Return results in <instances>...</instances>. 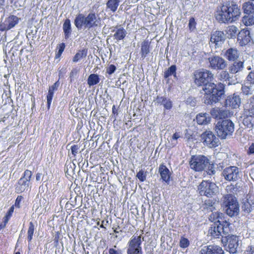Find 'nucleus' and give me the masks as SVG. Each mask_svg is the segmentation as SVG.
Returning <instances> with one entry per match:
<instances>
[{"label":"nucleus","mask_w":254,"mask_h":254,"mask_svg":"<svg viewBox=\"0 0 254 254\" xmlns=\"http://www.w3.org/2000/svg\"><path fill=\"white\" fill-rule=\"evenodd\" d=\"M143 241L144 238H141V236H133L127 244V254H142L141 245Z\"/></svg>","instance_id":"obj_9"},{"label":"nucleus","mask_w":254,"mask_h":254,"mask_svg":"<svg viewBox=\"0 0 254 254\" xmlns=\"http://www.w3.org/2000/svg\"><path fill=\"white\" fill-rule=\"evenodd\" d=\"M209 62L210 64H224V61L223 59L218 56H213L208 58Z\"/></svg>","instance_id":"obj_40"},{"label":"nucleus","mask_w":254,"mask_h":254,"mask_svg":"<svg viewBox=\"0 0 254 254\" xmlns=\"http://www.w3.org/2000/svg\"><path fill=\"white\" fill-rule=\"evenodd\" d=\"M70 149L72 154L75 157L79 151V147L77 144H74L71 146Z\"/></svg>","instance_id":"obj_49"},{"label":"nucleus","mask_w":254,"mask_h":254,"mask_svg":"<svg viewBox=\"0 0 254 254\" xmlns=\"http://www.w3.org/2000/svg\"><path fill=\"white\" fill-rule=\"evenodd\" d=\"M190 165L191 169L195 171H201L207 169L206 172L209 175L215 173L214 165L210 164L209 159L204 155L192 156L190 161Z\"/></svg>","instance_id":"obj_4"},{"label":"nucleus","mask_w":254,"mask_h":254,"mask_svg":"<svg viewBox=\"0 0 254 254\" xmlns=\"http://www.w3.org/2000/svg\"><path fill=\"white\" fill-rule=\"evenodd\" d=\"M146 173H144L142 170H140L136 174V177L141 182H144L146 180Z\"/></svg>","instance_id":"obj_47"},{"label":"nucleus","mask_w":254,"mask_h":254,"mask_svg":"<svg viewBox=\"0 0 254 254\" xmlns=\"http://www.w3.org/2000/svg\"><path fill=\"white\" fill-rule=\"evenodd\" d=\"M242 9L246 14H254V3L253 2L248 1L243 3Z\"/></svg>","instance_id":"obj_27"},{"label":"nucleus","mask_w":254,"mask_h":254,"mask_svg":"<svg viewBox=\"0 0 254 254\" xmlns=\"http://www.w3.org/2000/svg\"><path fill=\"white\" fill-rule=\"evenodd\" d=\"M224 163H219L217 168L222 169L221 175L224 179L229 182L237 181L240 177L239 168L235 166L227 167L223 169Z\"/></svg>","instance_id":"obj_7"},{"label":"nucleus","mask_w":254,"mask_h":254,"mask_svg":"<svg viewBox=\"0 0 254 254\" xmlns=\"http://www.w3.org/2000/svg\"><path fill=\"white\" fill-rule=\"evenodd\" d=\"M241 103V100L239 95L234 93L227 97L225 101V105L232 109H236L240 106Z\"/></svg>","instance_id":"obj_14"},{"label":"nucleus","mask_w":254,"mask_h":254,"mask_svg":"<svg viewBox=\"0 0 254 254\" xmlns=\"http://www.w3.org/2000/svg\"><path fill=\"white\" fill-rule=\"evenodd\" d=\"M42 174L40 173H38L36 175V180L37 181H39L41 179V177L42 176Z\"/></svg>","instance_id":"obj_63"},{"label":"nucleus","mask_w":254,"mask_h":254,"mask_svg":"<svg viewBox=\"0 0 254 254\" xmlns=\"http://www.w3.org/2000/svg\"><path fill=\"white\" fill-rule=\"evenodd\" d=\"M243 17V22L246 26L254 24V14H247Z\"/></svg>","instance_id":"obj_33"},{"label":"nucleus","mask_w":254,"mask_h":254,"mask_svg":"<svg viewBox=\"0 0 254 254\" xmlns=\"http://www.w3.org/2000/svg\"><path fill=\"white\" fill-rule=\"evenodd\" d=\"M14 205L11 206L10 207L9 209L8 210V212H7L6 215L3 217V223H4V225H6V224L8 223V221H9V219L12 216V214L14 211Z\"/></svg>","instance_id":"obj_41"},{"label":"nucleus","mask_w":254,"mask_h":254,"mask_svg":"<svg viewBox=\"0 0 254 254\" xmlns=\"http://www.w3.org/2000/svg\"><path fill=\"white\" fill-rule=\"evenodd\" d=\"M224 56L229 61L235 62L239 57V53L237 49L230 48L226 51Z\"/></svg>","instance_id":"obj_24"},{"label":"nucleus","mask_w":254,"mask_h":254,"mask_svg":"<svg viewBox=\"0 0 254 254\" xmlns=\"http://www.w3.org/2000/svg\"><path fill=\"white\" fill-rule=\"evenodd\" d=\"M155 102L158 104L163 105L166 110H170L172 108L171 100L165 96H157Z\"/></svg>","instance_id":"obj_20"},{"label":"nucleus","mask_w":254,"mask_h":254,"mask_svg":"<svg viewBox=\"0 0 254 254\" xmlns=\"http://www.w3.org/2000/svg\"><path fill=\"white\" fill-rule=\"evenodd\" d=\"M243 124L249 130H252L254 127V116L252 115L245 116L243 120Z\"/></svg>","instance_id":"obj_25"},{"label":"nucleus","mask_w":254,"mask_h":254,"mask_svg":"<svg viewBox=\"0 0 254 254\" xmlns=\"http://www.w3.org/2000/svg\"><path fill=\"white\" fill-rule=\"evenodd\" d=\"M215 14L216 20L221 23H232L237 20L241 14L240 6L235 1H223Z\"/></svg>","instance_id":"obj_2"},{"label":"nucleus","mask_w":254,"mask_h":254,"mask_svg":"<svg viewBox=\"0 0 254 254\" xmlns=\"http://www.w3.org/2000/svg\"><path fill=\"white\" fill-rule=\"evenodd\" d=\"M242 93L246 95H252L253 94L254 89L252 85H242Z\"/></svg>","instance_id":"obj_37"},{"label":"nucleus","mask_w":254,"mask_h":254,"mask_svg":"<svg viewBox=\"0 0 254 254\" xmlns=\"http://www.w3.org/2000/svg\"><path fill=\"white\" fill-rule=\"evenodd\" d=\"M247 254H254V246H249L247 250Z\"/></svg>","instance_id":"obj_59"},{"label":"nucleus","mask_w":254,"mask_h":254,"mask_svg":"<svg viewBox=\"0 0 254 254\" xmlns=\"http://www.w3.org/2000/svg\"><path fill=\"white\" fill-rule=\"evenodd\" d=\"M196 22L193 17H191L189 20V28L190 31H193L196 28Z\"/></svg>","instance_id":"obj_45"},{"label":"nucleus","mask_w":254,"mask_h":254,"mask_svg":"<svg viewBox=\"0 0 254 254\" xmlns=\"http://www.w3.org/2000/svg\"><path fill=\"white\" fill-rule=\"evenodd\" d=\"M210 114L214 118L219 119L225 118L228 116L227 111L219 108H213L210 111Z\"/></svg>","instance_id":"obj_22"},{"label":"nucleus","mask_w":254,"mask_h":254,"mask_svg":"<svg viewBox=\"0 0 254 254\" xmlns=\"http://www.w3.org/2000/svg\"><path fill=\"white\" fill-rule=\"evenodd\" d=\"M100 81L99 76L96 74H91L88 77L87 83L89 86L97 84Z\"/></svg>","instance_id":"obj_32"},{"label":"nucleus","mask_w":254,"mask_h":254,"mask_svg":"<svg viewBox=\"0 0 254 254\" xmlns=\"http://www.w3.org/2000/svg\"><path fill=\"white\" fill-rule=\"evenodd\" d=\"M158 172L160 175L161 179L168 185L170 181L171 173L169 169L164 164L160 165Z\"/></svg>","instance_id":"obj_17"},{"label":"nucleus","mask_w":254,"mask_h":254,"mask_svg":"<svg viewBox=\"0 0 254 254\" xmlns=\"http://www.w3.org/2000/svg\"><path fill=\"white\" fill-rule=\"evenodd\" d=\"M65 45L64 43H62L58 46L57 48L59 49L58 55L59 56L61 55L62 54L65 48Z\"/></svg>","instance_id":"obj_52"},{"label":"nucleus","mask_w":254,"mask_h":254,"mask_svg":"<svg viewBox=\"0 0 254 254\" xmlns=\"http://www.w3.org/2000/svg\"><path fill=\"white\" fill-rule=\"evenodd\" d=\"M249 112L250 114H252V115H254V96L251 101L249 105Z\"/></svg>","instance_id":"obj_51"},{"label":"nucleus","mask_w":254,"mask_h":254,"mask_svg":"<svg viewBox=\"0 0 254 254\" xmlns=\"http://www.w3.org/2000/svg\"><path fill=\"white\" fill-rule=\"evenodd\" d=\"M241 208L244 215L249 214L254 210V202L249 201L248 199L243 200Z\"/></svg>","instance_id":"obj_19"},{"label":"nucleus","mask_w":254,"mask_h":254,"mask_svg":"<svg viewBox=\"0 0 254 254\" xmlns=\"http://www.w3.org/2000/svg\"><path fill=\"white\" fill-rule=\"evenodd\" d=\"M74 23L78 29L83 27L89 29L95 28L101 25L100 18L95 13L90 12L87 15L83 14H78L74 19Z\"/></svg>","instance_id":"obj_3"},{"label":"nucleus","mask_w":254,"mask_h":254,"mask_svg":"<svg viewBox=\"0 0 254 254\" xmlns=\"http://www.w3.org/2000/svg\"><path fill=\"white\" fill-rule=\"evenodd\" d=\"M220 228L219 224L217 225V226H212L209 230V233L214 238H219L220 236H222V232Z\"/></svg>","instance_id":"obj_31"},{"label":"nucleus","mask_w":254,"mask_h":254,"mask_svg":"<svg viewBox=\"0 0 254 254\" xmlns=\"http://www.w3.org/2000/svg\"><path fill=\"white\" fill-rule=\"evenodd\" d=\"M215 130L218 136L224 139L232 135L234 131V124L230 119L219 120L215 124Z\"/></svg>","instance_id":"obj_6"},{"label":"nucleus","mask_w":254,"mask_h":254,"mask_svg":"<svg viewBox=\"0 0 254 254\" xmlns=\"http://www.w3.org/2000/svg\"><path fill=\"white\" fill-rule=\"evenodd\" d=\"M30 182L24 180L22 178H20L17 183V185L16 187V190L17 192H22L25 190H27L28 189L29 186Z\"/></svg>","instance_id":"obj_26"},{"label":"nucleus","mask_w":254,"mask_h":254,"mask_svg":"<svg viewBox=\"0 0 254 254\" xmlns=\"http://www.w3.org/2000/svg\"><path fill=\"white\" fill-rule=\"evenodd\" d=\"M212 215H213L214 218L216 217V219H218L217 222L219 223L220 229L222 232V239H223V237L231 236L232 235L230 234L232 231L231 224L227 221L222 220L221 216L223 214L216 212L215 213H213Z\"/></svg>","instance_id":"obj_10"},{"label":"nucleus","mask_w":254,"mask_h":254,"mask_svg":"<svg viewBox=\"0 0 254 254\" xmlns=\"http://www.w3.org/2000/svg\"><path fill=\"white\" fill-rule=\"evenodd\" d=\"M238 28L234 25L228 26L226 30V32L228 35V37L229 38H232L234 37H235Z\"/></svg>","instance_id":"obj_34"},{"label":"nucleus","mask_w":254,"mask_h":254,"mask_svg":"<svg viewBox=\"0 0 254 254\" xmlns=\"http://www.w3.org/2000/svg\"><path fill=\"white\" fill-rule=\"evenodd\" d=\"M189 245V240L187 238H186L184 237H181L179 244L180 247L182 248L185 249L188 247Z\"/></svg>","instance_id":"obj_43"},{"label":"nucleus","mask_w":254,"mask_h":254,"mask_svg":"<svg viewBox=\"0 0 254 254\" xmlns=\"http://www.w3.org/2000/svg\"><path fill=\"white\" fill-rule=\"evenodd\" d=\"M204 143L209 147H215L219 144V139L210 131H206L201 135Z\"/></svg>","instance_id":"obj_13"},{"label":"nucleus","mask_w":254,"mask_h":254,"mask_svg":"<svg viewBox=\"0 0 254 254\" xmlns=\"http://www.w3.org/2000/svg\"><path fill=\"white\" fill-rule=\"evenodd\" d=\"M150 44L148 40H144L141 44V55L142 58H145L150 52Z\"/></svg>","instance_id":"obj_29"},{"label":"nucleus","mask_w":254,"mask_h":254,"mask_svg":"<svg viewBox=\"0 0 254 254\" xmlns=\"http://www.w3.org/2000/svg\"><path fill=\"white\" fill-rule=\"evenodd\" d=\"M219 65V66H218V64H210L211 67L212 68H215L216 67L218 68L220 67V68H223L225 67L226 64H220Z\"/></svg>","instance_id":"obj_60"},{"label":"nucleus","mask_w":254,"mask_h":254,"mask_svg":"<svg viewBox=\"0 0 254 254\" xmlns=\"http://www.w3.org/2000/svg\"><path fill=\"white\" fill-rule=\"evenodd\" d=\"M87 55V50L83 49L81 51H79L76 54L73 58V61L74 62H78L81 59H82L86 57Z\"/></svg>","instance_id":"obj_35"},{"label":"nucleus","mask_w":254,"mask_h":254,"mask_svg":"<svg viewBox=\"0 0 254 254\" xmlns=\"http://www.w3.org/2000/svg\"><path fill=\"white\" fill-rule=\"evenodd\" d=\"M116 67L114 64H111L106 68V73L111 75L113 74L116 70Z\"/></svg>","instance_id":"obj_50"},{"label":"nucleus","mask_w":254,"mask_h":254,"mask_svg":"<svg viewBox=\"0 0 254 254\" xmlns=\"http://www.w3.org/2000/svg\"><path fill=\"white\" fill-rule=\"evenodd\" d=\"M194 83L202 86L204 92L203 100L207 105L219 102L225 96V85L222 83L212 82L213 75L207 70H196L194 72Z\"/></svg>","instance_id":"obj_1"},{"label":"nucleus","mask_w":254,"mask_h":254,"mask_svg":"<svg viewBox=\"0 0 254 254\" xmlns=\"http://www.w3.org/2000/svg\"><path fill=\"white\" fill-rule=\"evenodd\" d=\"M22 196H18L16 198V199L15 200V205L16 207H17L18 208L20 207V203L21 201L22 200Z\"/></svg>","instance_id":"obj_58"},{"label":"nucleus","mask_w":254,"mask_h":254,"mask_svg":"<svg viewBox=\"0 0 254 254\" xmlns=\"http://www.w3.org/2000/svg\"><path fill=\"white\" fill-rule=\"evenodd\" d=\"M63 28L65 39H67L70 37L71 33V23L69 19H66L64 21Z\"/></svg>","instance_id":"obj_28"},{"label":"nucleus","mask_w":254,"mask_h":254,"mask_svg":"<svg viewBox=\"0 0 254 254\" xmlns=\"http://www.w3.org/2000/svg\"><path fill=\"white\" fill-rule=\"evenodd\" d=\"M247 79L251 83L254 84V70L250 72L247 76Z\"/></svg>","instance_id":"obj_53"},{"label":"nucleus","mask_w":254,"mask_h":254,"mask_svg":"<svg viewBox=\"0 0 254 254\" xmlns=\"http://www.w3.org/2000/svg\"><path fill=\"white\" fill-rule=\"evenodd\" d=\"M112 32H114L113 37L118 41L123 40L126 37L127 33L126 30L121 26L114 27Z\"/></svg>","instance_id":"obj_21"},{"label":"nucleus","mask_w":254,"mask_h":254,"mask_svg":"<svg viewBox=\"0 0 254 254\" xmlns=\"http://www.w3.org/2000/svg\"><path fill=\"white\" fill-rule=\"evenodd\" d=\"M222 206L225 213L230 217L237 216L239 214L240 206L236 196L232 194L225 195L222 198Z\"/></svg>","instance_id":"obj_5"},{"label":"nucleus","mask_w":254,"mask_h":254,"mask_svg":"<svg viewBox=\"0 0 254 254\" xmlns=\"http://www.w3.org/2000/svg\"><path fill=\"white\" fill-rule=\"evenodd\" d=\"M227 82L228 83V85H232V84H235L237 83L238 82L236 78L233 79L232 77L230 76V78L228 79Z\"/></svg>","instance_id":"obj_55"},{"label":"nucleus","mask_w":254,"mask_h":254,"mask_svg":"<svg viewBox=\"0 0 254 254\" xmlns=\"http://www.w3.org/2000/svg\"><path fill=\"white\" fill-rule=\"evenodd\" d=\"M60 85V82L58 81L56 82L53 85L49 87L50 88L53 90L54 91H56L58 89V87Z\"/></svg>","instance_id":"obj_57"},{"label":"nucleus","mask_w":254,"mask_h":254,"mask_svg":"<svg viewBox=\"0 0 254 254\" xmlns=\"http://www.w3.org/2000/svg\"><path fill=\"white\" fill-rule=\"evenodd\" d=\"M238 238L235 235L223 237V239H222V242L225 244L227 251L232 254L236 253L238 246Z\"/></svg>","instance_id":"obj_11"},{"label":"nucleus","mask_w":254,"mask_h":254,"mask_svg":"<svg viewBox=\"0 0 254 254\" xmlns=\"http://www.w3.org/2000/svg\"><path fill=\"white\" fill-rule=\"evenodd\" d=\"M247 153L249 155L254 154V143H252L250 146Z\"/></svg>","instance_id":"obj_56"},{"label":"nucleus","mask_w":254,"mask_h":254,"mask_svg":"<svg viewBox=\"0 0 254 254\" xmlns=\"http://www.w3.org/2000/svg\"><path fill=\"white\" fill-rule=\"evenodd\" d=\"M225 39L226 37L223 32L216 31L211 34L210 42L211 44H214L215 46H219Z\"/></svg>","instance_id":"obj_16"},{"label":"nucleus","mask_w":254,"mask_h":254,"mask_svg":"<svg viewBox=\"0 0 254 254\" xmlns=\"http://www.w3.org/2000/svg\"><path fill=\"white\" fill-rule=\"evenodd\" d=\"M20 18L17 16L10 15L0 23V30L7 31L14 27L19 22Z\"/></svg>","instance_id":"obj_12"},{"label":"nucleus","mask_w":254,"mask_h":254,"mask_svg":"<svg viewBox=\"0 0 254 254\" xmlns=\"http://www.w3.org/2000/svg\"><path fill=\"white\" fill-rule=\"evenodd\" d=\"M112 113L114 115H118L117 109L116 108L115 106L114 105L112 108Z\"/></svg>","instance_id":"obj_64"},{"label":"nucleus","mask_w":254,"mask_h":254,"mask_svg":"<svg viewBox=\"0 0 254 254\" xmlns=\"http://www.w3.org/2000/svg\"><path fill=\"white\" fill-rule=\"evenodd\" d=\"M211 117L207 113H199L196 117L197 123L200 125H205L210 123Z\"/></svg>","instance_id":"obj_23"},{"label":"nucleus","mask_w":254,"mask_h":254,"mask_svg":"<svg viewBox=\"0 0 254 254\" xmlns=\"http://www.w3.org/2000/svg\"><path fill=\"white\" fill-rule=\"evenodd\" d=\"M200 254H224L222 249L217 245L203 247L200 251Z\"/></svg>","instance_id":"obj_15"},{"label":"nucleus","mask_w":254,"mask_h":254,"mask_svg":"<svg viewBox=\"0 0 254 254\" xmlns=\"http://www.w3.org/2000/svg\"><path fill=\"white\" fill-rule=\"evenodd\" d=\"M32 176V172L29 170H26L24 171L22 176L21 177V178L30 182Z\"/></svg>","instance_id":"obj_44"},{"label":"nucleus","mask_w":254,"mask_h":254,"mask_svg":"<svg viewBox=\"0 0 254 254\" xmlns=\"http://www.w3.org/2000/svg\"><path fill=\"white\" fill-rule=\"evenodd\" d=\"M109 254H123L122 251L117 248L116 246H114L113 248L109 249Z\"/></svg>","instance_id":"obj_46"},{"label":"nucleus","mask_w":254,"mask_h":254,"mask_svg":"<svg viewBox=\"0 0 254 254\" xmlns=\"http://www.w3.org/2000/svg\"><path fill=\"white\" fill-rule=\"evenodd\" d=\"M237 39L241 46L247 45L251 40L250 32L248 30H241L238 34Z\"/></svg>","instance_id":"obj_18"},{"label":"nucleus","mask_w":254,"mask_h":254,"mask_svg":"<svg viewBox=\"0 0 254 254\" xmlns=\"http://www.w3.org/2000/svg\"><path fill=\"white\" fill-rule=\"evenodd\" d=\"M243 64H232L229 70L230 73L234 74L241 70L243 68Z\"/></svg>","instance_id":"obj_39"},{"label":"nucleus","mask_w":254,"mask_h":254,"mask_svg":"<svg viewBox=\"0 0 254 254\" xmlns=\"http://www.w3.org/2000/svg\"><path fill=\"white\" fill-rule=\"evenodd\" d=\"M78 71H79V69L78 68H73L71 70V71L70 73V78L75 77L77 75V74Z\"/></svg>","instance_id":"obj_54"},{"label":"nucleus","mask_w":254,"mask_h":254,"mask_svg":"<svg viewBox=\"0 0 254 254\" xmlns=\"http://www.w3.org/2000/svg\"><path fill=\"white\" fill-rule=\"evenodd\" d=\"M54 92H55V91H54L53 90L51 89L50 88H49L48 93L47 96V107H48V109H50V105H51V104L52 101Z\"/></svg>","instance_id":"obj_42"},{"label":"nucleus","mask_w":254,"mask_h":254,"mask_svg":"<svg viewBox=\"0 0 254 254\" xmlns=\"http://www.w3.org/2000/svg\"><path fill=\"white\" fill-rule=\"evenodd\" d=\"M120 0H109L106 3L107 9L115 12L119 5Z\"/></svg>","instance_id":"obj_30"},{"label":"nucleus","mask_w":254,"mask_h":254,"mask_svg":"<svg viewBox=\"0 0 254 254\" xmlns=\"http://www.w3.org/2000/svg\"><path fill=\"white\" fill-rule=\"evenodd\" d=\"M220 79L225 80L226 81H227L228 79L230 78V75L227 71H222L219 75Z\"/></svg>","instance_id":"obj_48"},{"label":"nucleus","mask_w":254,"mask_h":254,"mask_svg":"<svg viewBox=\"0 0 254 254\" xmlns=\"http://www.w3.org/2000/svg\"><path fill=\"white\" fill-rule=\"evenodd\" d=\"M187 102L191 104V105L194 106L195 102L193 101L191 98H188Z\"/></svg>","instance_id":"obj_62"},{"label":"nucleus","mask_w":254,"mask_h":254,"mask_svg":"<svg viewBox=\"0 0 254 254\" xmlns=\"http://www.w3.org/2000/svg\"><path fill=\"white\" fill-rule=\"evenodd\" d=\"M218 190V187L214 183L203 180L197 186V191L200 195L211 197Z\"/></svg>","instance_id":"obj_8"},{"label":"nucleus","mask_w":254,"mask_h":254,"mask_svg":"<svg viewBox=\"0 0 254 254\" xmlns=\"http://www.w3.org/2000/svg\"><path fill=\"white\" fill-rule=\"evenodd\" d=\"M35 230V226L32 222L29 223V228L27 232V239L29 243L31 242L33 239V236Z\"/></svg>","instance_id":"obj_36"},{"label":"nucleus","mask_w":254,"mask_h":254,"mask_svg":"<svg viewBox=\"0 0 254 254\" xmlns=\"http://www.w3.org/2000/svg\"><path fill=\"white\" fill-rule=\"evenodd\" d=\"M176 67L175 64H172V65L170 67L168 70L165 71L164 77L168 78L172 75H174V76H176Z\"/></svg>","instance_id":"obj_38"},{"label":"nucleus","mask_w":254,"mask_h":254,"mask_svg":"<svg viewBox=\"0 0 254 254\" xmlns=\"http://www.w3.org/2000/svg\"><path fill=\"white\" fill-rule=\"evenodd\" d=\"M181 136L179 132H175V133L173 134L172 138L173 140H177Z\"/></svg>","instance_id":"obj_61"}]
</instances>
